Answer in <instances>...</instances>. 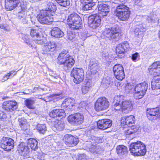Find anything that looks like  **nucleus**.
I'll use <instances>...</instances> for the list:
<instances>
[{"instance_id":"a18cd8bd","label":"nucleus","mask_w":160,"mask_h":160,"mask_svg":"<svg viewBox=\"0 0 160 160\" xmlns=\"http://www.w3.org/2000/svg\"><path fill=\"white\" fill-rule=\"evenodd\" d=\"M134 86L131 84H127L125 88V92L127 93H129L132 92L134 90Z\"/></svg>"},{"instance_id":"4d7b16f0","label":"nucleus","mask_w":160,"mask_h":160,"mask_svg":"<svg viewBox=\"0 0 160 160\" xmlns=\"http://www.w3.org/2000/svg\"><path fill=\"white\" fill-rule=\"evenodd\" d=\"M81 2L85 3H86V2L96 3L97 2V0H81Z\"/></svg>"},{"instance_id":"1a4fd4ad","label":"nucleus","mask_w":160,"mask_h":160,"mask_svg":"<svg viewBox=\"0 0 160 160\" xmlns=\"http://www.w3.org/2000/svg\"><path fill=\"white\" fill-rule=\"evenodd\" d=\"M109 102L105 97H101L98 99L95 105V109L99 112L107 110L109 106Z\"/></svg>"},{"instance_id":"20e7f679","label":"nucleus","mask_w":160,"mask_h":160,"mask_svg":"<svg viewBox=\"0 0 160 160\" xmlns=\"http://www.w3.org/2000/svg\"><path fill=\"white\" fill-rule=\"evenodd\" d=\"M62 52L59 55L57 59L59 64H63L64 67L70 69L74 65L75 61L73 58L68 53L67 51Z\"/></svg>"},{"instance_id":"49530a36","label":"nucleus","mask_w":160,"mask_h":160,"mask_svg":"<svg viewBox=\"0 0 160 160\" xmlns=\"http://www.w3.org/2000/svg\"><path fill=\"white\" fill-rule=\"evenodd\" d=\"M92 142L93 143L97 144L98 143H101L103 142L102 138L101 137H95L93 136L92 137ZM92 142V141H91Z\"/></svg>"},{"instance_id":"c756f323","label":"nucleus","mask_w":160,"mask_h":160,"mask_svg":"<svg viewBox=\"0 0 160 160\" xmlns=\"http://www.w3.org/2000/svg\"><path fill=\"white\" fill-rule=\"evenodd\" d=\"M92 86V84L90 81H88L86 83H84L81 87V91L83 94L88 93L89 91L90 88Z\"/></svg>"},{"instance_id":"f704fd0d","label":"nucleus","mask_w":160,"mask_h":160,"mask_svg":"<svg viewBox=\"0 0 160 160\" xmlns=\"http://www.w3.org/2000/svg\"><path fill=\"white\" fill-rule=\"evenodd\" d=\"M116 78L119 80H122L125 78L124 71H113Z\"/></svg>"},{"instance_id":"6e6d98bb","label":"nucleus","mask_w":160,"mask_h":160,"mask_svg":"<svg viewBox=\"0 0 160 160\" xmlns=\"http://www.w3.org/2000/svg\"><path fill=\"white\" fill-rule=\"evenodd\" d=\"M86 156L84 154L79 155L78 157V160H88Z\"/></svg>"},{"instance_id":"4c0bfd02","label":"nucleus","mask_w":160,"mask_h":160,"mask_svg":"<svg viewBox=\"0 0 160 160\" xmlns=\"http://www.w3.org/2000/svg\"><path fill=\"white\" fill-rule=\"evenodd\" d=\"M97 62H98L95 60H91L89 65V69L91 70L97 69L98 67Z\"/></svg>"},{"instance_id":"37998d69","label":"nucleus","mask_w":160,"mask_h":160,"mask_svg":"<svg viewBox=\"0 0 160 160\" xmlns=\"http://www.w3.org/2000/svg\"><path fill=\"white\" fill-rule=\"evenodd\" d=\"M22 39L29 47H31L32 48H35L34 46L30 43V40L28 35H23L22 37Z\"/></svg>"},{"instance_id":"f03ea898","label":"nucleus","mask_w":160,"mask_h":160,"mask_svg":"<svg viewBox=\"0 0 160 160\" xmlns=\"http://www.w3.org/2000/svg\"><path fill=\"white\" fill-rule=\"evenodd\" d=\"M112 105L116 110H121L125 113H128L132 109L131 102L125 100L123 95H117L114 98Z\"/></svg>"},{"instance_id":"58836bf2","label":"nucleus","mask_w":160,"mask_h":160,"mask_svg":"<svg viewBox=\"0 0 160 160\" xmlns=\"http://www.w3.org/2000/svg\"><path fill=\"white\" fill-rule=\"evenodd\" d=\"M37 129L40 133L44 134L46 130V127L45 124H38L37 125Z\"/></svg>"},{"instance_id":"8fccbe9b","label":"nucleus","mask_w":160,"mask_h":160,"mask_svg":"<svg viewBox=\"0 0 160 160\" xmlns=\"http://www.w3.org/2000/svg\"><path fill=\"white\" fill-rule=\"evenodd\" d=\"M113 70H123V68L121 65L117 64L113 67Z\"/></svg>"},{"instance_id":"0e129e2a","label":"nucleus","mask_w":160,"mask_h":160,"mask_svg":"<svg viewBox=\"0 0 160 160\" xmlns=\"http://www.w3.org/2000/svg\"><path fill=\"white\" fill-rule=\"evenodd\" d=\"M105 83L108 84V85H109L110 84V82H108V81H107L106 82L105 81Z\"/></svg>"},{"instance_id":"a19ab883","label":"nucleus","mask_w":160,"mask_h":160,"mask_svg":"<svg viewBox=\"0 0 160 160\" xmlns=\"http://www.w3.org/2000/svg\"><path fill=\"white\" fill-rule=\"evenodd\" d=\"M56 1L60 5L65 7L70 4L69 0H56Z\"/></svg>"},{"instance_id":"9b49d317","label":"nucleus","mask_w":160,"mask_h":160,"mask_svg":"<svg viewBox=\"0 0 160 160\" xmlns=\"http://www.w3.org/2000/svg\"><path fill=\"white\" fill-rule=\"evenodd\" d=\"M132 49L131 45L128 42L118 44L116 48V52L118 57L120 58H123L124 52H127Z\"/></svg>"},{"instance_id":"6ab92c4d","label":"nucleus","mask_w":160,"mask_h":160,"mask_svg":"<svg viewBox=\"0 0 160 160\" xmlns=\"http://www.w3.org/2000/svg\"><path fill=\"white\" fill-rule=\"evenodd\" d=\"M112 121L109 119H104L99 120L97 122V127L99 129L105 130L112 125Z\"/></svg>"},{"instance_id":"412c9836","label":"nucleus","mask_w":160,"mask_h":160,"mask_svg":"<svg viewBox=\"0 0 160 160\" xmlns=\"http://www.w3.org/2000/svg\"><path fill=\"white\" fill-rule=\"evenodd\" d=\"M17 108V103L15 101H7L3 103V108L7 111L11 112L16 109Z\"/></svg>"},{"instance_id":"3c124183","label":"nucleus","mask_w":160,"mask_h":160,"mask_svg":"<svg viewBox=\"0 0 160 160\" xmlns=\"http://www.w3.org/2000/svg\"><path fill=\"white\" fill-rule=\"evenodd\" d=\"M134 33L136 36L141 35L142 34V31H141V30L139 29V28H137L134 31Z\"/></svg>"},{"instance_id":"f3484780","label":"nucleus","mask_w":160,"mask_h":160,"mask_svg":"<svg viewBox=\"0 0 160 160\" xmlns=\"http://www.w3.org/2000/svg\"><path fill=\"white\" fill-rule=\"evenodd\" d=\"M63 140L68 146L73 147L76 145L78 142V139L71 135L66 134L63 138Z\"/></svg>"},{"instance_id":"2f4dec72","label":"nucleus","mask_w":160,"mask_h":160,"mask_svg":"<svg viewBox=\"0 0 160 160\" xmlns=\"http://www.w3.org/2000/svg\"><path fill=\"white\" fill-rule=\"evenodd\" d=\"M64 128V124L63 122L61 121H57L54 123V127L53 129V130H55V128L57 130L61 131L63 130Z\"/></svg>"},{"instance_id":"c03bdc74","label":"nucleus","mask_w":160,"mask_h":160,"mask_svg":"<svg viewBox=\"0 0 160 160\" xmlns=\"http://www.w3.org/2000/svg\"><path fill=\"white\" fill-rule=\"evenodd\" d=\"M17 73V72L15 71H11L9 73H8L5 75L3 78L2 81H4L7 80L9 77H12L14 76Z\"/></svg>"},{"instance_id":"ddd939ff","label":"nucleus","mask_w":160,"mask_h":160,"mask_svg":"<svg viewBox=\"0 0 160 160\" xmlns=\"http://www.w3.org/2000/svg\"><path fill=\"white\" fill-rule=\"evenodd\" d=\"M101 17L98 14L90 16L88 18V26L93 29L100 27L101 24Z\"/></svg>"},{"instance_id":"cd10ccee","label":"nucleus","mask_w":160,"mask_h":160,"mask_svg":"<svg viewBox=\"0 0 160 160\" xmlns=\"http://www.w3.org/2000/svg\"><path fill=\"white\" fill-rule=\"evenodd\" d=\"M52 36L56 38H61L64 35V33L58 27L53 28L51 31Z\"/></svg>"},{"instance_id":"bb28decb","label":"nucleus","mask_w":160,"mask_h":160,"mask_svg":"<svg viewBox=\"0 0 160 160\" xmlns=\"http://www.w3.org/2000/svg\"><path fill=\"white\" fill-rule=\"evenodd\" d=\"M29 148L27 144L24 143L22 142L19 144L18 148L17 150L19 153L21 154H27L29 152Z\"/></svg>"},{"instance_id":"423d86ee","label":"nucleus","mask_w":160,"mask_h":160,"mask_svg":"<svg viewBox=\"0 0 160 160\" xmlns=\"http://www.w3.org/2000/svg\"><path fill=\"white\" fill-rule=\"evenodd\" d=\"M115 14L122 21L128 20L130 14L129 8L124 5H120L117 7L115 11Z\"/></svg>"},{"instance_id":"39448f33","label":"nucleus","mask_w":160,"mask_h":160,"mask_svg":"<svg viewBox=\"0 0 160 160\" xmlns=\"http://www.w3.org/2000/svg\"><path fill=\"white\" fill-rule=\"evenodd\" d=\"M82 22L81 18L76 13H73L68 16L67 24L72 29L77 30L81 28Z\"/></svg>"},{"instance_id":"7c9ffc66","label":"nucleus","mask_w":160,"mask_h":160,"mask_svg":"<svg viewBox=\"0 0 160 160\" xmlns=\"http://www.w3.org/2000/svg\"><path fill=\"white\" fill-rule=\"evenodd\" d=\"M116 151L118 155L120 156L124 155L127 153V148L124 145H119L117 147Z\"/></svg>"},{"instance_id":"de8ad7c7","label":"nucleus","mask_w":160,"mask_h":160,"mask_svg":"<svg viewBox=\"0 0 160 160\" xmlns=\"http://www.w3.org/2000/svg\"><path fill=\"white\" fill-rule=\"evenodd\" d=\"M94 3H92L90 4H83L82 8L84 10H88L92 9V8L95 5Z\"/></svg>"},{"instance_id":"a878e982","label":"nucleus","mask_w":160,"mask_h":160,"mask_svg":"<svg viewBox=\"0 0 160 160\" xmlns=\"http://www.w3.org/2000/svg\"><path fill=\"white\" fill-rule=\"evenodd\" d=\"M49 115L52 118H55L57 116H63L65 115V112L62 109H54L49 112Z\"/></svg>"},{"instance_id":"72a5a7b5","label":"nucleus","mask_w":160,"mask_h":160,"mask_svg":"<svg viewBox=\"0 0 160 160\" xmlns=\"http://www.w3.org/2000/svg\"><path fill=\"white\" fill-rule=\"evenodd\" d=\"M19 121L20 122V127L23 130L25 131L28 129L29 125L26 119L24 118L19 119Z\"/></svg>"},{"instance_id":"dca6fc26","label":"nucleus","mask_w":160,"mask_h":160,"mask_svg":"<svg viewBox=\"0 0 160 160\" xmlns=\"http://www.w3.org/2000/svg\"><path fill=\"white\" fill-rule=\"evenodd\" d=\"M43 43L45 45L43 48V54L50 55L51 52L55 51L56 45L54 42L47 41L45 39V41Z\"/></svg>"},{"instance_id":"0eeeda50","label":"nucleus","mask_w":160,"mask_h":160,"mask_svg":"<svg viewBox=\"0 0 160 160\" xmlns=\"http://www.w3.org/2000/svg\"><path fill=\"white\" fill-rule=\"evenodd\" d=\"M148 87V84L146 82L137 84L135 86L133 96L136 99L142 98L145 95Z\"/></svg>"},{"instance_id":"864d4df0","label":"nucleus","mask_w":160,"mask_h":160,"mask_svg":"<svg viewBox=\"0 0 160 160\" xmlns=\"http://www.w3.org/2000/svg\"><path fill=\"white\" fill-rule=\"evenodd\" d=\"M0 28L3 29L4 31H9V29L6 25L1 23H0Z\"/></svg>"},{"instance_id":"b1692460","label":"nucleus","mask_w":160,"mask_h":160,"mask_svg":"<svg viewBox=\"0 0 160 160\" xmlns=\"http://www.w3.org/2000/svg\"><path fill=\"white\" fill-rule=\"evenodd\" d=\"M154 81L152 82V89H160V72H156L154 74Z\"/></svg>"},{"instance_id":"ea45409f","label":"nucleus","mask_w":160,"mask_h":160,"mask_svg":"<svg viewBox=\"0 0 160 160\" xmlns=\"http://www.w3.org/2000/svg\"><path fill=\"white\" fill-rule=\"evenodd\" d=\"M34 103V101L30 99H27L25 101V104L26 106L30 109H33L34 108V107L33 105Z\"/></svg>"},{"instance_id":"4be33fe9","label":"nucleus","mask_w":160,"mask_h":160,"mask_svg":"<svg viewBox=\"0 0 160 160\" xmlns=\"http://www.w3.org/2000/svg\"><path fill=\"white\" fill-rule=\"evenodd\" d=\"M135 121V117L133 115L122 117L121 120V124L123 125H126L129 126L134 123Z\"/></svg>"},{"instance_id":"680f3d73","label":"nucleus","mask_w":160,"mask_h":160,"mask_svg":"<svg viewBox=\"0 0 160 160\" xmlns=\"http://www.w3.org/2000/svg\"><path fill=\"white\" fill-rule=\"evenodd\" d=\"M82 4H91L92 3H94V2H86V3H85V2H82ZM95 4V3H94Z\"/></svg>"},{"instance_id":"338daca9","label":"nucleus","mask_w":160,"mask_h":160,"mask_svg":"<svg viewBox=\"0 0 160 160\" xmlns=\"http://www.w3.org/2000/svg\"><path fill=\"white\" fill-rule=\"evenodd\" d=\"M95 152L97 153H98V151H95Z\"/></svg>"},{"instance_id":"c85d7f7f","label":"nucleus","mask_w":160,"mask_h":160,"mask_svg":"<svg viewBox=\"0 0 160 160\" xmlns=\"http://www.w3.org/2000/svg\"><path fill=\"white\" fill-rule=\"evenodd\" d=\"M47 8L44 11H48L49 14L54 16L55 14L54 11L56 9V6L50 2H48L46 4Z\"/></svg>"},{"instance_id":"69168bd1","label":"nucleus","mask_w":160,"mask_h":160,"mask_svg":"<svg viewBox=\"0 0 160 160\" xmlns=\"http://www.w3.org/2000/svg\"><path fill=\"white\" fill-rule=\"evenodd\" d=\"M59 95V94H55L53 95V96H54V97L58 96Z\"/></svg>"},{"instance_id":"5701e85b","label":"nucleus","mask_w":160,"mask_h":160,"mask_svg":"<svg viewBox=\"0 0 160 160\" xmlns=\"http://www.w3.org/2000/svg\"><path fill=\"white\" fill-rule=\"evenodd\" d=\"M98 7V14L101 17L106 16L109 12L108 5L103 4L99 5Z\"/></svg>"},{"instance_id":"bf43d9fd","label":"nucleus","mask_w":160,"mask_h":160,"mask_svg":"<svg viewBox=\"0 0 160 160\" xmlns=\"http://www.w3.org/2000/svg\"><path fill=\"white\" fill-rule=\"evenodd\" d=\"M31 21L32 22V23H35V17H32L31 18Z\"/></svg>"},{"instance_id":"e2e57ef3","label":"nucleus","mask_w":160,"mask_h":160,"mask_svg":"<svg viewBox=\"0 0 160 160\" xmlns=\"http://www.w3.org/2000/svg\"><path fill=\"white\" fill-rule=\"evenodd\" d=\"M158 117L160 118V108H158Z\"/></svg>"},{"instance_id":"9d476101","label":"nucleus","mask_w":160,"mask_h":160,"mask_svg":"<svg viewBox=\"0 0 160 160\" xmlns=\"http://www.w3.org/2000/svg\"><path fill=\"white\" fill-rule=\"evenodd\" d=\"M84 116L81 113H77L69 115L68 118V122L74 126L81 124L84 121Z\"/></svg>"},{"instance_id":"f257e3e1","label":"nucleus","mask_w":160,"mask_h":160,"mask_svg":"<svg viewBox=\"0 0 160 160\" xmlns=\"http://www.w3.org/2000/svg\"><path fill=\"white\" fill-rule=\"evenodd\" d=\"M19 2L22 11L18 13V17L20 19H22L23 23H27V20L26 19L25 12L28 8V2L27 0H5V8L8 10H12Z\"/></svg>"},{"instance_id":"393cba45","label":"nucleus","mask_w":160,"mask_h":160,"mask_svg":"<svg viewBox=\"0 0 160 160\" xmlns=\"http://www.w3.org/2000/svg\"><path fill=\"white\" fill-rule=\"evenodd\" d=\"M75 100L74 99L71 98H68L63 101L62 106L64 108H67L68 109H71V108L73 106Z\"/></svg>"},{"instance_id":"4468645a","label":"nucleus","mask_w":160,"mask_h":160,"mask_svg":"<svg viewBox=\"0 0 160 160\" xmlns=\"http://www.w3.org/2000/svg\"><path fill=\"white\" fill-rule=\"evenodd\" d=\"M40 31L39 29H32L30 35L32 40L38 44H42L45 41V38L40 35Z\"/></svg>"},{"instance_id":"f8f14e48","label":"nucleus","mask_w":160,"mask_h":160,"mask_svg":"<svg viewBox=\"0 0 160 160\" xmlns=\"http://www.w3.org/2000/svg\"><path fill=\"white\" fill-rule=\"evenodd\" d=\"M105 36L109 39L113 40L118 39L119 35V30L118 26L106 28L104 31Z\"/></svg>"},{"instance_id":"c9c22d12","label":"nucleus","mask_w":160,"mask_h":160,"mask_svg":"<svg viewBox=\"0 0 160 160\" xmlns=\"http://www.w3.org/2000/svg\"><path fill=\"white\" fill-rule=\"evenodd\" d=\"M139 130V127L136 126H132L129 127L128 129L125 132V134L126 135H129L132 134L136 132Z\"/></svg>"},{"instance_id":"79ce46f5","label":"nucleus","mask_w":160,"mask_h":160,"mask_svg":"<svg viewBox=\"0 0 160 160\" xmlns=\"http://www.w3.org/2000/svg\"><path fill=\"white\" fill-rule=\"evenodd\" d=\"M160 69V62H153L148 68L149 70Z\"/></svg>"},{"instance_id":"aec40b11","label":"nucleus","mask_w":160,"mask_h":160,"mask_svg":"<svg viewBox=\"0 0 160 160\" xmlns=\"http://www.w3.org/2000/svg\"><path fill=\"white\" fill-rule=\"evenodd\" d=\"M158 108H148L147 109V116L148 119L152 121L156 120L158 117Z\"/></svg>"},{"instance_id":"09e8293b","label":"nucleus","mask_w":160,"mask_h":160,"mask_svg":"<svg viewBox=\"0 0 160 160\" xmlns=\"http://www.w3.org/2000/svg\"><path fill=\"white\" fill-rule=\"evenodd\" d=\"M75 35L70 31L67 32V38L69 40H72L74 38Z\"/></svg>"},{"instance_id":"6e6552de","label":"nucleus","mask_w":160,"mask_h":160,"mask_svg":"<svg viewBox=\"0 0 160 160\" xmlns=\"http://www.w3.org/2000/svg\"><path fill=\"white\" fill-rule=\"evenodd\" d=\"M38 21L41 23L45 24H50L52 22H56L53 17V15L49 14L48 11H41L37 16Z\"/></svg>"},{"instance_id":"052dcab7","label":"nucleus","mask_w":160,"mask_h":160,"mask_svg":"<svg viewBox=\"0 0 160 160\" xmlns=\"http://www.w3.org/2000/svg\"><path fill=\"white\" fill-rule=\"evenodd\" d=\"M39 88V87H35L33 90V92H36Z\"/></svg>"},{"instance_id":"603ef678","label":"nucleus","mask_w":160,"mask_h":160,"mask_svg":"<svg viewBox=\"0 0 160 160\" xmlns=\"http://www.w3.org/2000/svg\"><path fill=\"white\" fill-rule=\"evenodd\" d=\"M139 54L138 52H135V53L133 54L132 56V59L133 61L135 62L137 58L139 57Z\"/></svg>"},{"instance_id":"e433bc0d","label":"nucleus","mask_w":160,"mask_h":160,"mask_svg":"<svg viewBox=\"0 0 160 160\" xmlns=\"http://www.w3.org/2000/svg\"><path fill=\"white\" fill-rule=\"evenodd\" d=\"M102 57L103 58H104L106 60L108 63L111 62L112 60H114L113 58H112L109 56L108 53L105 52H103Z\"/></svg>"},{"instance_id":"7ed1b4c3","label":"nucleus","mask_w":160,"mask_h":160,"mask_svg":"<svg viewBox=\"0 0 160 160\" xmlns=\"http://www.w3.org/2000/svg\"><path fill=\"white\" fill-rule=\"evenodd\" d=\"M129 150L131 153L134 156H143L146 152L145 145L140 141L131 143Z\"/></svg>"},{"instance_id":"a211bd4d","label":"nucleus","mask_w":160,"mask_h":160,"mask_svg":"<svg viewBox=\"0 0 160 160\" xmlns=\"http://www.w3.org/2000/svg\"><path fill=\"white\" fill-rule=\"evenodd\" d=\"M83 71H72L71 75L74 78L73 82L78 84L82 81L84 79Z\"/></svg>"},{"instance_id":"13d9d810","label":"nucleus","mask_w":160,"mask_h":160,"mask_svg":"<svg viewBox=\"0 0 160 160\" xmlns=\"http://www.w3.org/2000/svg\"><path fill=\"white\" fill-rule=\"evenodd\" d=\"M147 20L148 21V22H154L153 21L152 19L150 17H148V18H147Z\"/></svg>"},{"instance_id":"473e14b6","label":"nucleus","mask_w":160,"mask_h":160,"mask_svg":"<svg viewBox=\"0 0 160 160\" xmlns=\"http://www.w3.org/2000/svg\"><path fill=\"white\" fill-rule=\"evenodd\" d=\"M28 148L30 147L32 149L35 150L36 148H38V142L34 138H30L28 140Z\"/></svg>"},{"instance_id":"5fc2aeb1","label":"nucleus","mask_w":160,"mask_h":160,"mask_svg":"<svg viewBox=\"0 0 160 160\" xmlns=\"http://www.w3.org/2000/svg\"><path fill=\"white\" fill-rule=\"evenodd\" d=\"M6 114L2 111H0V120H2V119L6 118Z\"/></svg>"},{"instance_id":"774afa93","label":"nucleus","mask_w":160,"mask_h":160,"mask_svg":"<svg viewBox=\"0 0 160 160\" xmlns=\"http://www.w3.org/2000/svg\"><path fill=\"white\" fill-rule=\"evenodd\" d=\"M23 93L25 94H27V93H25V92H23Z\"/></svg>"},{"instance_id":"2eb2a0df","label":"nucleus","mask_w":160,"mask_h":160,"mask_svg":"<svg viewBox=\"0 0 160 160\" xmlns=\"http://www.w3.org/2000/svg\"><path fill=\"white\" fill-rule=\"evenodd\" d=\"M14 144V140L12 138L3 137L1 141V147L5 151H9L13 148Z\"/></svg>"}]
</instances>
